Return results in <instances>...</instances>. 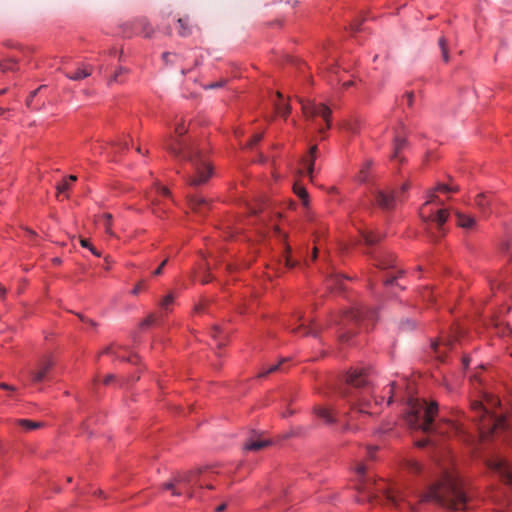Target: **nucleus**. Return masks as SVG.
<instances>
[{"mask_svg": "<svg viewBox=\"0 0 512 512\" xmlns=\"http://www.w3.org/2000/svg\"><path fill=\"white\" fill-rule=\"evenodd\" d=\"M188 127L183 119L176 120L174 134L164 140V148L175 158L185 160L191 166V172H187V183L197 187L205 184L212 175V167L204 158L196 143L185 137Z\"/></svg>", "mask_w": 512, "mask_h": 512, "instance_id": "nucleus-1", "label": "nucleus"}, {"mask_svg": "<svg viewBox=\"0 0 512 512\" xmlns=\"http://www.w3.org/2000/svg\"><path fill=\"white\" fill-rule=\"evenodd\" d=\"M369 383L370 380L366 369L355 368L347 373L345 385L340 389V395L350 405L349 422L356 420L357 415L373 416L380 413L379 405L383 399L376 397L373 401L369 399L371 395L368 388ZM350 427L351 424L348 423L347 429H350Z\"/></svg>", "mask_w": 512, "mask_h": 512, "instance_id": "nucleus-2", "label": "nucleus"}, {"mask_svg": "<svg viewBox=\"0 0 512 512\" xmlns=\"http://www.w3.org/2000/svg\"><path fill=\"white\" fill-rule=\"evenodd\" d=\"M437 412L438 406L435 402L427 404L425 401L411 400L405 421L410 428L422 430L424 433L435 432L443 435L460 432V427L451 421L434 424Z\"/></svg>", "mask_w": 512, "mask_h": 512, "instance_id": "nucleus-3", "label": "nucleus"}, {"mask_svg": "<svg viewBox=\"0 0 512 512\" xmlns=\"http://www.w3.org/2000/svg\"><path fill=\"white\" fill-rule=\"evenodd\" d=\"M484 401L475 400L471 403V412L473 413V420L478 423L481 436L483 438L489 437L499 431H504L508 428L505 416L496 415L491 409L500 404L498 397L485 394Z\"/></svg>", "mask_w": 512, "mask_h": 512, "instance_id": "nucleus-4", "label": "nucleus"}, {"mask_svg": "<svg viewBox=\"0 0 512 512\" xmlns=\"http://www.w3.org/2000/svg\"><path fill=\"white\" fill-rule=\"evenodd\" d=\"M366 467L364 464H358L356 468L357 474L360 476L358 491L368 500L380 499L386 504L395 506L402 510V502L404 496L394 488L388 486L384 480L375 481L365 477Z\"/></svg>", "mask_w": 512, "mask_h": 512, "instance_id": "nucleus-5", "label": "nucleus"}, {"mask_svg": "<svg viewBox=\"0 0 512 512\" xmlns=\"http://www.w3.org/2000/svg\"><path fill=\"white\" fill-rule=\"evenodd\" d=\"M434 497L451 512H464L467 498L462 487L453 479L446 481V487L434 492Z\"/></svg>", "mask_w": 512, "mask_h": 512, "instance_id": "nucleus-6", "label": "nucleus"}, {"mask_svg": "<svg viewBox=\"0 0 512 512\" xmlns=\"http://www.w3.org/2000/svg\"><path fill=\"white\" fill-rule=\"evenodd\" d=\"M200 473V470L178 473L170 482L165 483L163 488L170 490L173 496L187 494L189 497H192V488L200 485Z\"/></svg>", "mask_w": 512, "mask_h": 512, "instance_id": "nucleus-7", "label": "nucleus"}, {"mask_svg": "<svg viewBox=\"0 0 512 512\" xmlns=\"http://www.w3.org/2000/svg\"><path fill=\"white\" fill-rule=\"evenodd\" d=\"M435 201H438V204L439 205H442L443 203L438 199V197L435 195V193H433L431 196H430V199L428 201H426L423 206L421 207L420 209V216L422 218L423 221L425 222H432L433 224H435V227H436V230H437V235H435L433 233V237L434 238H437V237H440L444 234V224L446 223L447 219H448V216H449V213L446 209H437L435 211H433L432 209H430V205L435 202Z\"/></svg>", "mask_w": 512, "mask_h": 512, "instance_id": "nucleus-8", "label": "nucleus"}, {"mask_svg": "<svg viewBox=\"0 0 512 512\" xmlns=\"http://www.w3.org/2000/svg\"><path fill=\"white\" fill-rule=\"evenodd\" d=\"M302 111L308 120L315 121L321 118L326 123V129L330 128L331 109L323 103L301 100Z\"/></svg>", "mask_w": 512, "mask_h": 512, "instance_id": "nucleus-9", "label": "nucleus"}, {"mask_svg": "<svg viewBox=\"0 0 512 512\" xmlns=\"http://www.w3.org/2000/svg\"><path fill=\"white\" fill-rule=\"evenodd\" d=\"M376 319L377 315L374 309L360 306L346 312L342 317L341 323L346 326L349 323L374 322Z\"/></svg>", "mask_w": 512, "mask_h": 512, "instance_id": "nucleus-10", "label": "nucleus"}, {"mask_svg": "<svg viewBox=\"0 0 512 512\" xmlns=\"http://www.w3.org/2000/svg\"><path fill=\"white\" fill-rule=\"evenodd\" d=\"M54 366V360L51 356H43L36 364L35 369L29 372L33 383H40L46 379L48 373Z\"/></svg>", "mask_w": 512, "mask_h": 512, "instance_id": "nucleus-11", "label": "nucleus"}, {"mask_svg": "<svg viewBox=\"0 0 512 512\" xmlns=\"http://www.w3.org/2000/svg\"><path fill=\"white\" fill-rule=\"evenodd\" d=\"M376 204L384 209H393L396 202L401 200L400 194L392 190H376L374 193Z\"/></svg>", "mask_w": 512, "mask_h": 512, "instance_id": "nucleus-12", "label": "nucleus"}, {"mask_svg": "<svg viewBox=\"0 0 512 512\" xmlns=\"http://www.w3.org/2000/svg\"><path fill=\"white\" fill-rule=\"evenodd\" d=\"M488 467L497 473L500 478L507 484H512V472L506 460L495 458L489 461Z\"/></svg>", "mask_w": 512, "mask_h": 512, "instance_id": "nucleus-13", "label": "nucleus"}, {"mask_svg": "<svg viewBox=\"0 0 512 512\" xmlns=\"http://www.w3.org/2000/svg\"><path fill=\"white\" fill-rule=\"evenodd\" d=\"M295 318L299 322V325L296 328L291 329L293 334H300L302 336H317L318 329L314 326H310V324L313 322L312 320H305L304 314L302 312H297L295 314Z\"/></svg>", "mask_w": 512, "mask_h": 512, "instance_id": "nucleus-14", "label": "nucleus"}, {"mask_svg": "<svg viewBox=\"0 0 512 512\" xmlns=\"http://www.w3.org/2000/svg\"><path fill=\"white\" fill-rule=\"evenodd\" d=\"M318 153V147L316 145H313L308 154L302 159V164L306 168V173L303 171H300V174H305L309 176L310 179H312L313 172H314V165L315 160L317 158Z\"/></svg>", "mask_w": 512, "mask_h": 512, "instance_id": "nucleus-15", "label": "nucleus"}, {"mask_svg": "<svg viewBox=\"0 0 512 512\" xmlns=\"http://www.w3.org/2000/svg\"><path fill=\"white\" fill-rule=\"evenodd\" d=\"M313 412L317 417L322 419L327 424H333L336 422L334 410L331 407L318 405L314 407Z\"/></svg>", "mask_w": 512, "mask_h": 512, "instance_id": "nucleus-16", "label": "nucleus"}, {"mask_svg": "<svg viewBox=\"0 0 512 512\" xmlns=\"http://www.w3.org/2000/svg\"><path fill=\"white\" fill-rule=\"evenodd\" d=\"M93 67L88 64H81L75 72L66 73V77L73 81H79L89 77L92 74Z\"/></svg>", "mask_w": 512, "mask_h": 512, "instance_id": "nucleus-17", "label": "nucleus"}, {"mask_svg": "<svg viewBox=\"0 0 512 512\" xmlns=\"http://www.w3.org/2000/svg\"><path fill=\"white\" fill-rule=\"evenodd\" d=\"M452 344L453 341L450 338H447L445 340L433 342L431 346L436 357L442 361L446 351L452 347Z\"/></svg>", "mask_w": 512, "mask_h": 512, "instance_id": "nucleus-18", "label": "nucleus"}, {"mask_svg": "<svg viewBox=\"0 0 512 512\" xmlns=\"http://www.w3.org/2000/svg\"><path fill=\"white\" fill-rule=\"evenodd\" d=\"M456 219H457V225L465 230H471L476 225V220L474 217L470 215H466L464 213H461L459 211L455 212Z\"/></svg>", "mask_w": 512, "mask_h": 512, "instance_id": "nucleus-19", "label": "nucleus"}, {"mask_svg": "<svg viewBox=\"0 0 512 512\" xmlns=\"http://www.w3.org/2000/svg\"><path fill=\"white\" fill-rule=\"evenodd\" d=\"M406 147H407V140L398 135L395 136L394 143H393V154L391 156V159L402 162L404 159L401 157L400 153Z\"/></svg>", "mask_w": 512, "mask_h": 512, "instance_id": "nucleus-20", "label": "nucleus"}, {"mask_svg": "<svg viewBox=\"0 0 512 512\" xmlns=\"http://www.w3.org/2000/svg\"><path fill=\"white\" fill-rule=\"evenodd\" d=\"M190 207L198 213H203L208 208V201L200 195H192L189 197Z\"/></svg>", "mask_w": 512, "mask_h": 512, "instance_id": "nucleus-21", "label": "nucleus"}, {"mask_svg": "<svg viewBox=\"0 0 512 512\" xmlns=\"http://www.w3.org/2000/svg\"><path fill=\"white\" fill-rule=\"evenodd\" d=\"M271 442L266 439H257V440H249L245 443L244 449L249 451H259L267 446H269Z\"/></svg>", "mask_w": 512, "mask_h": 512, "instance_id": "nucleus-22", "label": "nucleus"}, {"mask_svg": "<svg viewBox=\"0 0 512 512\" xmlns=\"http://www.w3.org/2000/svg\"><path fill=\"white\" fill-rule=\"evenodd\" d=\"M178 24H179L178 34H179L181 37H188V36H190V35H191V33H192V28H191V26L189 25V19H188V17L179 18V19H178Z\"/></svg>", "mask_w": 512, "mask_h": 512, "instance_id": "nucleus-23", "label": "nucleus"}, {"mask_svg": "<svg viewBox=\"0 0 512 512\" xmlns=\"http://www.w3.org/2000/svg\"><path fill=\"white\" fill-rule=\"evenodd\" d=\"M211 336L217 342V347L221 348L226 345L227 335L222 333L220 327H213Z\"/></svg>", "mask_w": 512, "mask_h": 512, "instance_id": "nucleus-24", "label": "nucleus"}, {"mask_svg": "<svg viewBox=\"0 0 512 512\" xmlns=\"http://www.w3.org/2000/svg\"><path fill=\"white\" fill-rule=\"evenodd\" d=\"M475 204L481 212L486 213L490 205V199L486 194L481 193L476 196Z\"/></svg>", "mask_w": 512, "mask_h": 512, "instance_id": "nucleus-25", "label": "nucleus"}, {"mask_svg": "<svg viewBox=\"0 0 512 512\" xmlns=\"http://www.w3.org/2000/svg\"><path fill=\"white\" fill-rule=\"evenodd\" d=\"M17 425L21 426L27 431L38 429L43 427L42 422H36L28 419H18L16 420Z\"/></svg>", "mask_w": 512, "mask_h": 512, "instance_id": "nucleus-26", "label": "nucleus"}, {"mask_svg": "<svg viewBox=\"0 0 512 512\" xmlns=\"http://www.w3.org/2000/svg\"><path fill=\"white\" fill-rule=\"evenodd\" d=\"M377 261H378V264H377L378 267L382 270H386V269L394 267L395 259L392 255L387 254V255L382 256Z\"/></svg>", "mask_w": 512, "mask_h": 512, "instance_id": "nucleus-27", "label": "nucleus"}, {"mask_svg": "<svg viewBox=\"0 0 512 512\" xmlns=\"http://www.w3.org/2000/svg\"><path fill=\"white\" fill-rule=\"evenodd\" d=\"M342 283L343 277L338 274L332 275L327 279V286L330 289H343Z\"/></svg>", "mask_w": 512, "mask_h": 512, "instance_id": "nucleus-28", "label": "nucleus"}, {"mask_svg": "<svg viewBox=\"0 0 512 512\" xmlns=\"http://www.w3.org/2000/svg\"><path fill=\"white\" fill-rule=\"evenodd\" d=\"M112 215L109 214V213H104L102 216H101V219H100V222L103 224L104 226V229H105V232L107 234H109L110 236H114V233L112 231Z\"/></svg>", "mask_w": 512, "mask_h": 512, "instance_id": "nucleus-29", "label": "nucleus"}, {"mask_svg": "<svg viewBox=\"0 0 512 512\" xmlns=\"http://www.w3.org/2000/svg\"><path fill=\"white\" fill-rule=\"evenodd\" d=\"M77 180V177L75 175H70L67 179L63 180L61 183H59L56 186V189L58 191V195L60 193H63L64 191L68 190L70 185Z\"/></svg>", "mask_w": 512, "mask_h": 512, "instance_id": "nucleus-30", "label": "nucleus"}, {"mask_svg": "<svg viewBox=\"0 0 512 512\" xmlns=\"http://www.w3.org/2000/svg\"><path fill=\"white\" fill-rule=\"evenodd\" d=\"M294 192L302 200L303 204L305 206H307L308 205V193H307L306 189L300 184H295Z\"/></svg>", "mask_w": 512, "mask_h": 512, "instance_id": "nucleus-31", "label": "nucleus"}, {"mask_svg": "<svg viewBox=\"0 0 512 512\" xmlns=\"http://www.w3.org/2000/svg\"><path fill=\"white\" fill-rule=\"evenodd\" d=\"M438 45L440 47L443 60L445 62H448L449 61V52H448V46H447L446 39L444 37H440L438 40Z\"/></svg>", "mask_w": 512, "mask_h": 512, "instance_id": "nucleus-32", "label": "nucleus"}, {"mask_svg": "<svg viewBox=\"0 0 512 512\" xmlns=\"http://www.w3.org/2000/svg\"><path fill=\"white\" fill-rule=\"evenodd\" d=\"M274 106H275L276 112L280 116L286 118L289 115L290 109H291L289 104H287V103H283V104L282 103H275Z\"/></svg>", "mask_w": 512, "mask_h": 512, "instance_id": "nucleus-33", "label": "nucleus"}, {"mask_svg": "<svg viewBox=\"0 0 512 512\" xmlns=\"http://www.w3.org/2000/svg\"><path fill=\"white\" fill-rule=\"evenodd\" d=\"M285 361H286V359H282L279 363H277L275 365L269 366L266 370L260 372L258 374V377L262 378V377H265L266 375H268L270 373H273V372H276V371L280 370L282 363L285 362Z\"/></svg>", "mask_w": 512, "mask_h": 512, "instance_id": "nucleus-34", "label": "nucleus"}, {"mask_svg": "<svg viewBox=\"0 0 512 512\" xmlns=\"http://www.w3.org/2000/svg\"><path fill=\"white\" fill-rule=\"evenodd\" d=\"M364 241L367 245H373L377 243L380 239V235L374 232H367L364 234Z\"/></svg>", "mask_w": 512, "mask_h": 512, "instance_id": "nucleus-35", "label": "nucleus"}, {"mask_svg": "<svg viewBox=\"0 0 512 512\" xmlns=\"http://www.w3.org/2000/svg\"><path fill=\"white\" fill-rule=\"evenodd\" d=\"M406 467L412 473H420L421 471V465L414 459L407 460Z\"/></svg>", "mask_w": 512, "mask_h": 512, "instance_id": "nucleus-36", "label": "nucleus"}, {"mask_svg": "<svg viewBox=\"0 0 512 512\" xmlns=\"http://www.w3.org/2000/svg\"><path fill=\"white\" fill-rule=\"evenodd\" d=\"M371 165H372V162L367 161L364 163L363 167L361 168V170L359 172V180L361 182H364L367 180V172H368L369 168L371 167Z\"/></svg>", "mask_w": 512, "mask_h": 512, "instance_id": "nucleus-37", "label": "nucleus"}, {"mask_svg": "<svg viewBox=\"0 0 512 512\" xmlns=\"http://www.w3.org/2000/svg\"><path fill=\"white\" fill-rule=\"evenodd\" d=\"M173 301H174V296L172 294H168L167 296H165L161 302L162 309L168 311L169 306L173 303Z\"/></svg>", "mask_w": 512, "mask_h": 512, "instance_id": "nucleus-38", "label": "nucleus"}, {"mask_svg": "<svg viewBox=\"0 0 512 512\" xmlns=\"http://www.w3.org/2000/svg\"><path fill=\"white\" fill-rule=\"evenodd\" d=\"M458 186H448L446 184H440L437 186L436 190L441 192H457Z\"/></svg>", "mask_w": 512, "mask_h": 512, "instance_id": "nucleus-39", "label": "nucleus"}, {"mask_svg": "<svg viewBox=\"0 0 512 512\" xmlns=\"http://www.w3.org/2000/svg\"><path fill=\"white\" fill-rule=\"evenodd\" d=\"M103 353L104 354L113 355V356H115V358L123 360V361H131L129 358H124V357H121L120 355H118V353L116 351H114L113 347H107L103 351Z\"/></svg>", "mask_w": 512, "mask_h": 512, "instance_id": "nucleus-40", "label": "nucleus"}, {"mask_svg": "<svg viewBox=\"0 0 512 512\" xmlns=\"http://www.w3.org/2000/svg\"><path fill=\"white\" fill-rule=\"evenodd\" d=\"M129 148V142L127 140H120L118 143L115 144L116 152L126 150Z\"/></svg>", "mask_w": 512, "mask_h": 512, "instance_id": "nucleus-41", "label": "nucleus"}, {"mask_svg": "<svg viewBox=\"0 0 512 512\" xmlns=\"http://www.w3.org/2000/svg\"><path fill=\"white\" fill-rule=\"evenodd\" d=\"M128 70L123 68V67H120L116 72L115 74L111 77V79L109 80V84H112L113 82H116L118 80V77L123 74V73H127Z\"/></svg>", "mask_w": 512, "mask_h": 512, "instance_id": "nucleus-42", "label": "nucleus"}, {"mask_svg": "<svg viewBox=\"0 0 512 512\" xmlns=\"http://www.w3.org/2000/svg\"><path fill=\"white\" fill-rule=\"evenodd\" d=\"M141 25L143 27V33L145 37H149L152 33V28L150 27V24L146 20H142Z\"/></svg>", "mask_w": 512, "mask_h": 512, "instance_id": "nucleus-43", "label": "nucleus"}, {"mask_svg": "<svg viewBox=\"0 0 512 512\" xmlns=\"http://www.w3.org/2000/svg\"><path fill=\"white\" fill-rule=\"evenodd\" d=\"M155 322V318H154V315H149L146 319H144L141 323V327H148L150 325H152L153 323Z\"/></svg>", "mask_w": 512, "mask_h": 512, "instance_id": "nucleus-44", "label": "nucleus"}, {"mask_svg": "<svg viewBox=\"0 0 512 512\" xmlns=\"http://www.w3.org/2000/svg\"><path fill=\"white\" fill-rule=\"evenodd\" d=\"M12 65H13V62L11 60H9L7 62H1L0 61V70L3 71V72L11 70L12 69Z\"/></svg>", "mask_w": 512, "mask_h": 512, "instance_id": "nucleus-45", "label": "nucleus"}, {"mask_svg": "<svg viewBox=\"0 0 512 512\" xmlns=\"http://www.w3.org/2000/svg\"><path fill=\"white\" fill-rule=\"evenodd\" d=\"M150 201H151V206H152L153 213L155 215H159V212L162 211V210L158 207V205H159L158 201L156 199H151Z\"/></svg>", "mask_w": 512, "mask_h": 512, "instance_id": "nucleus-46", "label": "nucleus"}, {"mask_svg": "<svg viewBox=\"0 0 512 512\" xmlns=\"http://www.w3.org/2000/svg\"><path fill=\"white\" fill-rule=\"evenodd\" d=\"M402 274V271H398L397 275H393L391 277H388L384 280L385 285H392L394 281Z\"/></svg>", "mask_w": 512, "mask_h": 512, "instance_id": "nucleus-47", "label": "nucleus"}, {"mask_svg": "<svg viewBox=\"0 0 512 512\" xmlns=\"http://www.w3.org/2000/svg\"><path fill=\"white\" fill-rule=\"evenodd\" d=\"M403 98L406 100V102H407V105H408V106H410V107H411V106L413 105L414 95H413V93H412V92H408V93H406V94L403 96Z\"/></svg>", "mask_w": 512, "mask_h": 512, "instance_id": "nucleus-48", "label": "nucleus"}, {"mask_svg": "<svg viewBox=\"0 0 512 512\" xmlns=\"http://www.w3.org/2000/svg\"><path fill=\"white\" fill-rule=\"evenodd\" d=\"M145 287L144 281H140L134 289L132 290V294L137 295L143 288Z\"/></svg>", "mask_w": 512, "mask_h": 512, "instance_id": "nucleus-49", "label": "nucleus"}, {"mask_svg": "<svg viewBox=\"0 0 512 512\" xmlns=\"http://www.w3.org/2000/svg\"><path fill=\"white\" fill-rule=\"evenodd\" d=\"M167 261H168V260H167V259H165V260H164V261H163V262L158 266V268L153 272V275H155V276H159V275H161V274H162V272H163V268H164V266L166 265Z\"/></svg>", "mask_w": 512, "mask_h": 512, "instance_id": "nucleus-50", "label": "nucleus"}, {"mask_svg": "<svg viewBox=\"0 0 512 512\" xmlns=\"http://www.w3.org/2000/svg\"><path fill=\"white\" fill-rule=\"evenodd\" d=\"M157 190L161 195L165 197L170 196V191L166 187L157 186Z\"/></svg>", "mask_w": 512, "mask_h": 512, "instance_id": "nucleus-51", "label": "nucleus"}, {"mask_svg": "<svg viewBox=\"0 0 512 512\" xmlns=\"http://www.w3.org/2000/svg\"><path fill=\"white\" fill-rule=\"evenodd\" d=\"M261 139H262V134H255L253 136V138L251 139L249 145L252 147L253 145L257 144Z\"/></svg>", "mask_w": 512, "mask_h": 512, "instance_id": "nucleus-52", "label": "nucleus"}, {"mask_svg": "<svg viewBox=\"0 0 512 512\" xmlns=\"http://www.w3.org/2000/svg\"><path fill=\"white\" fill-rule=\"evenodd\" d=\"M113 381H115V375H113V374H108V375L104 378L103 383H104L105 385H109V384H110V383H112Z\"/></svg>", "mask_w": 512, "mask_h": 512, "instance_id": "nucleus-53", "label": "nucleus"}, {"mask_svg": "<svg viewBox=\"0 0 512 512\" xmlns=\"http://www.w3.org/2000/svg\"><path fill=\"white\" fill-rule=\"evenodd\" d=\"M285 263H286V266L290 267V268H293V267H295L297 265V262L291 260V258L288 257V256H286V258H285Z\"/></svg>", "mask_w": 512, "mask_h": 512, "instance_id": "nucleus-54", "label": "nucleus"}, {"mask_svg": "<svg viewBox=\"0 0 512 512\" xmlns=\"http://www.w3.org/2000/svg\"><path fill=\"white\" fill-rule=\"evenodd\" d=\"M80 244L82 247L84 248H88L90 249L92 247V245L90 244L89 240L88 239H85V238H81L80 239Z\"/></svg>", "mask_w": 512, "mask_h": 512, "instance_id": "nucleus-55", "label": "nucleus"}, {"mask_svg": "<svg viewBox=\"0 0 512 512\" xmlns=\"http://www.w3.org/2000/svg\"><path fill=\"white\" fill-rule=\"evenodd\" d=\"M412 327H413V323H411L409 320H407L401 324V328L403 330H408V329H411Z\"/></svg>", "mask_w": 512, "mask_h": 512, "instance_id": "nucleus-56", "label": "nucleus"}, {"mask_svg": "<svg viewBox=\"0 0 512 512\" xmlns=\"http://www.w3.org/2000/svg\"><path fill=\"white\" fill-rule=\"evenodd\" d=\"M0 388L1 389H5V390H10V391H14L15 390V387H13L11 385H8L6 383H0Z\"/></svg>", "mask_w": 512, "mask_h": 512, "instance_id": "nucleus-57", "label": "nucleus"}, {"mask_svg": "<svg viewBox=\"0 0 512 512\" xmlns=\"http://www.w3.org/2000/svg\"><path fill=\"white\" fill-rule=\"evenodd\" d=\"M429 443V440H420L416 442L418 447H425Z\"/></svg>", "mask_w": 512, "mask_h": 512, "instance_id": "nucleus-58", "label": "nucleus"}, {"mask_svg": "<svg viewBox=\"0 0 512 512\" xmlns=\"http://www.w3.org/2000/svg\"><path fill=\"white\" fill-rule=\"evenodd\" d=\"M394 386H395V383H391V388H390V396H389V399H388V404H390L392 402V393H393V389H394Z\"/></svg>", "mask_w": 512, "mask_h": 512, "instance_id": "nucleus-59", "label": "nucleus"}, {"mask_svg": "<svg viewBox=\"0 0 512 512\" xmlns=\"http://www.w3.org/2000/svg\"><path fill=\"white\" fill-rule=\"evenodd\" d=\"M81 319H82V321L88 323L89 326L96 327V323L93 320H91V319H84V318H81Z\"/></svg>", "mask_w": 512, "mask_h": 512, "instance_id": "nucleus-60", "label": "nucleus"}, {"mask_svg": "<svg viewBox=\"0 0 512 512\" xmlns=\"http://www.w3.org/2000/svg\"><path fill=\"white\" fill-rule=\"evenodd\" d=\"M95 256L100 257L101 254L93 246L89 249Z\"/></svg>", "mask_w": 512, "mask_h": 512, "instance_id": "nucleus-61", "label": "nucleus"}, {"mask_svg": "<svg viewBox=\"0 0 512 512\" xmlns=\"http://www.w3.org/2000/svg\"><path fill=\"white\" fill-rule=\"evenodd\" d=\"M226 508V504H221L216 508V512H222Z\"/></svg>", "mask_w": 512, "mask_h": 512, "instance_id": "nucleus-62", "label": "nucleus"}, {"mask_svg": "<svg viewBox=\"0 0 512 512\" xmlns=\"http://www.w3.org/2000/svg\"><path fill=\"white\" fill-rule=\"evenodd\" d=\"M5 294H6V289H5V287H4V286H2V285L0 284V296H1V297H4V296H5Z\"/></svg>", "mask_w": 512, "mask_h": 512, "instance_id": "nucleus-63", "label": "nucleus"}, {"mask_svg": "<svg viewBox=\"0 0 512 512\" xmlns=\"http://www.w3.org/2000/svg\"><path fill=\"white\" fill-rule=\"evenodd\" d=\"M377 450V447H370L368 448V453L370 455V457L373 456V453Z\"/></svg>", "mask_w": 512, "mask_h": 512, "instance_id": "nucleus-64", "label": "nucleus"}]
</instances>
